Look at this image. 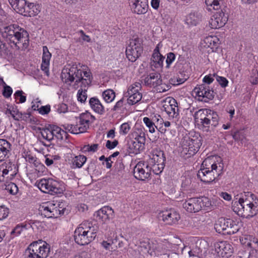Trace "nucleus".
Masks as SVG:
<instances>
[{
  "mask_svg": "<svg viewBox=\"0 0 258 258\" xmlns=\"http://www.w3.org/2000/svg\"><path fill=\"white\" fill-rule=\"evenodd\" d=\"M227 10V8L224 7L220 12H216L212 16L210 21L212 28L218 29L225 25L228 19Z\"/></svg>",
  "mask_w": 258,
  "mask_h": 258,
  "instance_id": "2eb2a0df",
  "label": "nucleus"
},
{
  "mask_svg": "<svg viewBox=\"0 0 258 258\" xmlns=\"http://www.w3.org/2000/svg\"><path fill=\"white\" fill-rule=\"evenodd\" d=\"M187 58V54L185 52H183L182 54H179V57L178 58L177 62L179 63V64H183L184 63H186L185 60L186 58Z\"/></svg>",
  "mask_w": 258,
  "mask_h": 258,
  "instance_id": "774afa93",
  "label": "nucleus"
},
{
  "mask_svg": "<svg viewBox=\"0 0 258 258\" xmlns=\"http://www.w3.org/2000/svg\"><path fill=\"white\" fill-rule=\"evenodd\" d=\"M127 97L128 98L127 99L128 104L130 105H134L139 102L141 100L142 95L140 92H135L134 94H132Z\"/></svg>",
  "mask_w": 258,
  "mask_h": 258,
  "instance_id": "ea45409f",
  "label": "nucleus"
},
{
  "mask_svg": "<svg viewBox=\"0 0 258 258\" xmlns=\"http://www.w3.org/2000/svg\"><path fill=\"white\" fill-rule=\"evenodd\" d=\"M81 82V87L82 86H83V89H87V90L88 86L91 83V80L90 78H89V79L85 78V79H84L83 78V77H82V78H80V80H77L76 81V82Z\"/></svg>",
  "mask_w": 258,
  "mask_h": 258,
  "instance_id": "4d7b16f0",
  "label": "nucleus"
},
{
  "mask_svg": "<svg viewBox=\"0 0 258 258\" xmlns=\"http://www.w3.org/2000/svg\"><path fill=\"white\" fill-rule=\"evenodd\" d=\"M63 127L66 131H68L73 134H78L79 131L78 130L77 125L72 124H65L63 125Z\"/></svg>",
  "mask_w": 258,
  "mask_h": 258,
  "instance_id": "09e8293b",
  "label": "nucleus"
},
{
  "mask_svg": "<svg viewBox=\"0 0 258 258\" xmlns=\"http://www.w3.org/2000/svg\"><path fill=\"white\" fill-rule=\"evenodd\" d=\"M91 108L96 113L102 115L105 113V109L100 100L96 97H92L89 100Z\"/></svg>",
  "mask_w": 258,
  "mask_h": 258,
  "instance_id": "bb28decb",
  "label": "nucleus"
},
{
  "mask_svg": "<svg viewBox=\"0 0 258 258\" xmlns=\"http://www.w3.org/2000/svg\"><path fill=\"white\" fill-rule=\"evenodd\" d=\"M97 231V226L90 222L84 221L76 229L74 240L80 245H87L95 239Z\"/></svg>",
  "mask_w": 258,
  "mask_h": 258,
  "instance_id": "7ed1b4c3",
  "label": "nucleus"
},
{
  "mask_svg": "<svg viewBox=\"0 0 258 258\" xmlns=\"http://www.w3.org/2000/svg\"><path fill=\"white\" fill-rule=\"evenodd\" d=\"M131 130V126L127 122L122 123L119 128L120 134L125 135Z\"/></svg>",
  "mask_w": 258,
  "mask_h": 258,
  "instance_id": "864d4df0",
  "label": "nucleus"
},
{
  "mask_svg": "<svg viewBox=\"0 0 258 258\" xmlns=\"http://www.w3.org/2000/svg\"><path fill=\"white\" fill-rule=\"evenodd\" d=\"M77 71V66H72L69 69H64L62 70V73H67L68 75V79L71 82H74L75 80V74L76 71Z\"/></svg>",
  "mask_w": 258,
  "mask_h": 258,
  "instance_id": "58836bf2",
  "label": "nucleus"
},
{
  "mask_svg": "<svg viewBox=\"0 0 258 258\" xmlns=\"http://www.w3.org/2000/svg\"><path fill=\"white\" fill-rule=\"evenodd\" d=\"M9 213V210L4 205L0 206V220L7 218Z\"/></svg>",
  "mask_w": 258,
  "mask_h": 258,
  "instance_id": "603ef678",
  "label": "nucleus"
},
{
  "mask_svg": "<svg viewBox=\"0 0 258 258\" xmlns=\"http://www.w3.org/2000/svg\"><path fill=\"white\" fill-rule=\"evenodd\" d=\"M13 93V90L12 88L5 84V85L4 87V89L3 91V95L7 98H8L10 97H11L12 94Z\"/></svg>",
  "mask_w": 258,
  "mask_h": 258,
  "instance_id": "13d9d810",
  "label": "nucleus"
},
{
  "mask_svg": "<svg viewBox=\"0 0 258 258\" xmlns=\"http://www.w3.org/2000/svg\"><path fill=\"white\" fill-rule=\"evenodd\" d=\"M49 252V245L42 240H39L28 246L25 251V258H47Z\"/></svg>",
  "mask_w": 258,
  "mask_h": 258,
  "instance_id": "0eeeda50",
  "label": "nucleus"
},
{
  "mask_svg": "<svg viewBox=\"0 0 258 258\" xmlns=\"http://www.w3.org/2000/svg\"><path fill=\"white\" fill-rule=\"evenodd\" d=\"M202 243V241H198L195 245H192L191 249L188 251L189 256L200 257L203 251L201 247Z\"/></svg>",
  "mask_w": 258,
  "mask_h": 258,
  "instance_id": "72a5a7b5",
  "label": "nucleus"
},
{
  "mask_svg": "<svg viewBox=\"0 0 258 258\" xmlns=\"http://www.w3.org/2000/svg\"><path fill=\"white\" fill-rule=\"evenodd\" d=\"M102 96L106 102L110 103L115 97V92L112 90L107 89L103 92Z\"/></svg>",
  "mask_w": 258,
  "mask_h": 258,
  "instance_id": "4c0bfd02",
  "label": "nucleus"
},
{
  "mask_svg": "<svg viewBox=\"0 0 258 258\" xmlns=\"http://www.w3.org/2000/svg\"><path fill=\"white\" fill-rule=\"evenodd\" d=\"M221 0H205L207 10L209 11H211L212 9L218 10L221 8L219 2Z\"/></svg>",
  "mask_w": 258,
  "mask_h": 258,
  "instance_id": "e433bc0d",
  "label": "nucleus"
},
{
  "mask_svg": "<svg viewBox=\"0 0 258 258\" xmlns=\"http://www.w3.org/2000/svg\"><path fill=\"white\" fill-rule=\"evenodd\" d=\"M77 98L79 101L84 103L87 98V89H83V87L82 86L78 91Z\"/></svg>",
  "mask_w": 258,
  "mask_h": 258,
  "instance_id": "a18cd8bd",
  "label": "nucleus"
},
{
  "mask_svg": "<svg viewBox=\"0 0 258 258\" xmlns=\"http://www.w3.org/2000/svg\"><path fill=\"white\" fill-rule=\"evenodd\" d=\"M42 63L41 64H49V60L51 54L49 52L47 46L43 47Z\"/></svg>",
  "mask_w": 258,
  "mask_h": 258,
  "instance_id": "79ce46f5",
  "label": "nucleus"
},
{
  "mask_svg": "<svg viewBox=\"0 0 258 258\" xmlns=\"http://www.w3.org/2000/svg\"><path fill=\"white\" fill-rule=\"evenodd\" d=\"M3 36L18 48L22 44L24 48H26L29 45L28 33L17 24L6 27Z\"/></svg>",
  "mask_w": 258,
  "mask_h": 258,
  "instance_id": "f03ea898",
  "label": "nucleus"
},
{
  "mask_svg": "<svg viewBox=\"0 0 258 258\" xmlns=\"http://www.w3.org/2000/svg\"><path fill=\"white\" fill-rule=\"evenodd\" d=\"M236 203H240L242 205H248L251 206H256L258 205V203L256 202L253 203V199H239L238 202H236Z\"/></svg>",
  "mask_w": 258,
  "mask_h": 258,
  "instance_id": "6e6d98bb",
  "label": "nucleus"
},
{
  "mask_svg": "<svg viewBox=\"0 0 258 258\" xmlns=\"http://www.w3.org/2000/svg\"><path fill=\"white\" fill-rule=\"evenodd\" d=\"M214 228L219 233L223 235H231L238 231V225L231 219L221 217L215 224Z\"/></svg>",
  "mask_w": 258,
  "mask_h": 258,
  "instance_id": "9d476101",
  "label": "nucleus"
},
{
  "mask_svg": "<svg viewBox=\"0 0 258 258\" xmlns=\"http://www.w3.org/2000/svg\"><path fill=\"white\" fill-rule=\"evenodd\" d=\"M165 111L172 117H176L178 115V107L176 100L172 98L169 100L168 104L163 106Z\"/></svg>",
  "mask_w": 258,
  "mask_h": 258,
  "instance_id": "b1692460",
  "label": "nucleus"
},
{
  "mask_svg": "<svg viewBox=\"0 0 258 258\" xmlns=\"http://www.w3.org/2000/svg\"><path fill=\"white\" fill-rule=\"evenodd\" d=\"M183 78H181L179 75L176 77L171 78L169 80L170 83L174 86L178 85L184 83L187 79V76L184 75Z\"/></svg>",
  "mask_w": 258,
  "mask_h": 258,
  "instance_id": "c03bdc74",
  "label": "nucleus"
},
{
  "mask_svg": "<svg viewBox=\"0 0 258 258\" xmlns=\"http://www.w3.org/2000/svg\"><path fill=\"white\" fill-rule=\"evenodd\" d=\"M202 138L199 136L184 137L181 141L180 147V155L185 158L194 156L202 145Z\"/></svg>",
  "mask_w": 258,
  "mask_h": 258,
  "instance_id": "39448f33",
  "label": "nucleus"
},
{
  "mask_svg": "<svg viewBox=\"0 0 258 258\" xmlns=\"http://www.w3.org/2000/svg\"><path fill=\"white\" fill-rule=\"evenodd\" d=\"M23 93L24 92L22 90H18L14 94L16 98L19 97V103H23L26 101V97L23 95Z\"/></svg>",
  "mask_w": 258,
  "mask_h": 258,
  "instance_id": "bf43d9fd",
  "label": "nucleus"
},
{
  "mask_svg": "<svg viewBox=\"0 0 258 258\" xmlns=\"http://www.w3.org/2000/svg\"><path fill=\"white\" fill-rule=\"evenodd\" d=\"M56 109L60 113H66L68 111V107L66 104L62 103L57 105Z\"/></svg>",
  "mask_w": 258,
  "mask_h": 258,
  "instance_id": "e2e57ef3",
  "label": "nucleus"
},
{
  "mask_svg": "<svg viewBox=\"0 0 258 258\" xmlns=\"http://www.w3.org/2000/svg\"><path fill=\"white\" fill-rule=\"evenodd\" d=\"M213 76V74H209L205 76L203 79L205 84L199 85L194 89L196 95L199 97H202V99H199L202 101L208 102L213 100L215 96L219 100H221L223 98L224 90L220 88H218L214 91L212 89H210L207 85L212 83L214 80Z\"/></svg>",
  "mask_w": 258,
  "mask_h": 258,
  "instance_id": "f257e3e1",
  "label": "nucleus"
},
{
  "mask_svg": "<svg viewBox=\"0 0 258 258\" xmlns=\"http://www.w3.org/2000/svg\"><path fill=\"white\" fill-rule=\"evenodd\" d=\"M76 119V125H77L79 133L80 134L87 132L89 128L90 124L95 119V117L90 112L86 111L80 114Z\"/></svg>",
  "mask_w": 258,
  "mask_h": 258,
  "instance_id": "a211bd4d",
  "label": "nucleus"
},
{
  "mask_svg": "<svg viewBox=\"0 0 258 258\" xmlns=\"http://www.w3.org/2000/svg\"><path fill=\"white\" fill-rule=\"evenodd\" d=\"M41 11V7L38 4L33 3H29L27 5L26 14L29 17L38 15Z\"/></svg>",
  "mask_w": 258,
  "mask_h": 258,
  "instance_id": "2f4dec72",
  "label": "nucleus"
},
{
  "mask_svg": "<svg viewBox=\"0 0 258 258\" xmlns=\"http://www.w3.org/2000/svg\"><path fill=\"white\" fill-rule=\"evenodd\" d=\"M12 150V145L5 139H0V162L9 157Z\"/></svg>",
  "mask_w": 258,
  "mask_h": 258,
  "instance_id": "5701e85b",
  "label": "nucleus"
},
{
  "mask_svg": "<svg viewBox=\"0 0 258 258\" xmlns=\"http://www.w3.org/2000/svg\"><path fill=\"white\" fill-rule=\"evenodd\" d=\"M146 138L144 133H140L134 140L128 141L127 151L129 154H138L145 148Z\"/></svg>",
  "mask_w": 258,
  "mask_h": 258,
  "instance_id": "f8f14e48",
  "label": "nucleus"
},
{
  "mask_svg": "<svg viewBox=\"0 0 258 258\" xmlns=\"http://www.w3.org/2000/svg\"><path fill=\"white\" fill-rule=\"evenodd\" d=\"M37 186L42 191L52 195L61 194L64 191L61 183L52 178L41 179Z\"/></svg>",
  "mask_w": 258,
  "mask_h": 258,
  "instance_id": "1a4fd4ad",
  "label": "nucleus"
},
{
  "mask_svg": "<svg viewBox=\"0 0 258 258\" xmlns=\"http://www.w3.org/2000/svg\"><path fill=\"white\" fill-rule=\"evenodd\" d=\"M215 246L217 253L222 257H228L233 251L232 245L228 242L225 241L217 242Z\"/></svg>",
  "mask_w": 258,
  "mask_h": 258,
  "instance_id": "412c9836",
  "label": "nucleus"
},
{
  "mask_svg": "<svg viewBox=\"0 0 258 258\" xmlns=\"http://www.w3.org/2000/svg\"><path fill=\"white\" fill-rule=\"evenodd\" d=\"M233 210L238 215L248 218L255 215L258 213V205L251 206L236 203L235 202L233 206Z\"/></svg>",
  "mask_w": 258,
  "mask_h": 258,
  "instance_id": "4468645a",
  "label": "nucleus"
},
{
  "mask_svg": "<svg viewBox=\"0 0 258 258\" xmlns=\"http://www.w3.org/2000/svg\"><path fill=\"white\" fill-rule=\"evenodd\" d=\"M54 204L51 203H45L41 206L39 209V213L41 215H44V217L50 218L52 216L51 214L52 210H53Z\"/></svg>",
  "mask_w": 258,
  "mask_h": 258,
  "instance_id": "473e14b6",
  "label": "nucleus"
},
{
  "mask_svg": "<svg viewBox=\"0 0 258 258\" xmlns=\"http://www.w3.org/2000/svg\"><path fill=\"white\" fill-rule=\"evenodd\" d=\"M142 40L137 37L130 40L126 48V55L131 62H135L143 52Z\"/></svg>",
  "mask_w": 258,
  "mask_h": 258,
  "instance_id": "9b49d317",
  "label": "nucleus"
},
{
  "mask_svg": "<svg viewBox=\"0 0 258 258\" xmlns=\"http://www.w3.org/2000/svg\"><path fill=\"white\" fill-rule=\"evenodd\" d=\"M133 173L137 179L143 181L150 177L151 168L148 163L140 161L135 166Z\"/></svg>",
  "mask_w": 258,
  "mask_h": 258,
  "instance_id": "f3484780",
  "label": "nucleus"
},
{
  "mask_svg": "<svg viewBox=\"0 0 258 258\" xmlns=\"http://www.w3.org/2000/svg\"><path fill=\"white\" fill-rule=\"evenodd\" d=\"M233 139L236 141H242L244 139L243 132L240 131H236L231 133Z\"/></svg>",
  "mask_w": 258,
  "mask_h": 258,
  "instance_id": "5fc2aeb1",
  "label": "nucleus"
},
{
  "mask_svg": "<svg viewBox=\"0 0 258 258\" xmlns=\"http://www.w3.org/2000/svg\"><path fill=\"white\" fill-rule=\"evenodd\" d=\"M217 164L213 163L210 168H201L197 173V176L201 181L205 183H210L214 181L216 176H218L220 174V173L217 172Z\"/></svg>",
  "mask_w": 258,
  "mask_h": 258,
  "instance_id": "ddd939ff",
  "label": "nucleus"
},
{
  "mask_svg": "<svg viewBox=\"0 0 258 258\" xmlns=\"http://www.w3.org/2000/svg\"><path fill=\"white\" fill-rule=\"evenodd\" d=\"M143 121L149 128V131L150 133H154L155 131V128L156 127L157 128V125L155 124V122L152 120V119L147 117H145L143 118Z\"/></svg>",
  "mask_w": 258,
  "mask_h": 258,
  "instance_id": "a19ab883",
  "label": "nucleus"
},
{
  "mask_svg": "<svg viewBox=\"0 0 258 258\" xmlns=\"http://www.w3.org/2000/svg\"><path fill=\"white\" fill-rule=\"evenodd\" d=\"M158 218L165 224L172 225L178 223L180 216L176 210L170 209L160 212L158 214Z\"/></svg>",
  "mask_w": 258,
  "mask_h": 258,
  "instance_id": "dca6fc26",
  "label": "nucleus"
},
{
  "mask_svg": "<svg viewBox=\"0 0 258 258\" xmlns=\"http://www.w3.org/2000/svg\"><path fill=\"white\" fill-rule=\"evenodd\" d=\"M194 117L204 132L210 131V127L214 128L219 123V117L217 113L212 110L200 109L195 112Z\"/></svg>",
  "mask_w": 258,
  "mask_h": 258,
  "instance_id": "20e7f679",
  "label": "nucleus"
},
{
  "mask_svg": "<svg viewBox=\"0 0 258 258\" xmlns=\"http://www.w3.org/2000/svg\"><path fill=\"white\" fill-rule=\"evenodd\" d=\"M68 213V210L65 208H61V207H60V205H59L58 207H55V205H54L53 210H52L51 213L52 216L50 218H57L59 216L67 214Z\"/></svg>",
  "mask_w": 258,
  "mask_h": 258,
  "instance_id": "c9c22d12",
  "label": "nucleus"
},
{
  "mask_svg": "<svg viewBox=\"0 0 258 258\" xmlns=\"http://www.w3.org/2000/svg\"><path fill=\"white\" fill-rule=\"evenodd\" d=\"M118 144V142L116 140H114L113 142L108 140L106 143V147L107 149L111 150L114 149Z\"/></svg>",
  "mask_w": 258,
  "mask_h": 258,
  "instance_id": "0e129e2a",
  "label": "nucleus"
},
{
  "mask_svg": "<svg viewBox=\"0 0 258 258\" xmlns=\"http://www.w3.org/2000/svg\"><path fill=\"white\" fill-rule=\"evenodd\" d=\"M202 16L198 12L190 13L186 17V23L190 26H196L202 21Z\"/></svg>",
  "mask_w": 258,
  "mask_h": 258,
  "instance_id": "c756f323",
  "label": "nucleus"
},
{
  "mask_svg": "<svg viewBox=\"0 0 258 258\" xmlns=\"http://www.w3.org/2000/svg\"><path fill=\"white\" fill-rule=\"evenodd\" d=\"M213 77H216L217 81L219 83V84L221 85L222 87L225 88L228 85V81L227 80L226 78L218 76L216 75L215 74H213Z\"/></svg>",
  "mask_w": 258,
  "mask_h": 258,
  "instance_id": "3c124183",
  "label": "nucleus"
},
{
  "mask_svg": "<svg viewBox=\"0 0 258 258\" xmlns=\"http://www.w3.org/2000/svg\"><path fill=\"white\" fill-rule=\"evenodd\" d=\"M156 69H158L156 72H153L147 75L143 80L142 84L150 88H155L158 92H164L171 88L170 85H168L162 82L161 75L159 71L163 68V66H154Z\"/></svg>",
  "mask_w": 258,
  "mask_h": 258,
  "instance_id": "423d86ee",
  "label": "nucleus"
},
{
  "mask_svg": "<svg viewBox=\"0 0 258 258\" xmlns=\"http://www.w3.org/2000/svg\"><path fill=\"white\" fill-rule=\"evenodd\" d=\"M123 105V98L121 99L119 101H118L115 105L112 108V110L113 111H118L121 109V107Z\"/></svg>",
  "mask_w": 258,
  "mask_h": 258,
  "instance_id": "69168bd1",
  "label": "nucleus"
},
{
  "mask_svg": "<svg viewBox=\"0 0 258 258\" xmlns=\"http://www.w3.org/2000/svg\"><path fill=\"white\" fill-rule=\"evenodd\" d=\"M175 58V55L173 52H169L167 54L166 62L167 64H170L173 62Z\"/></svg>",
  "mask_w": 258,
  "mask_h": 258,
  "instance_id": "338daca9",
  "label": "nucleus"
},
{
  "mask_svg": "<svg viewBox=\"0 0 258 258\" xmlns=\"http://www.w3.org/2000/svg\"><path fill=\"white\" fill-rule=\"evenodd\" d=\"M37 110L41 114H47L50 111V105L41 106L39 108L37 109Z\"/></svg>",
  "mask_w": 258,
  "mask_h": 258,
  "instance_id": "052dcab7",
  "label": "nucleus"
},
{
  "mask_svg": "<svg viewBox=\"0 0 258 258\" xmlns=\"http://www.w3.org/2000/svg\"><path fill=\"white\" fill-rule=\"evenodd\" d=\"M2 170L3 176L10 174V179L14 178L18 172L17 165L11 161L5 162L0 166V171Z\"/></svg>",
  "mask_w": 258,
  "mask_h": 258,
  "instance_id": "4be33fe9",
  "label": "nucleus"
},
{
  "mask_svg": "<svg viewBox=\"0 0 258 258\" xmlns=\"http://www.w3.org/2000/svg\"><path fill=\"white\" fill-rule=\"evenodd\" d=\"M52 127L54 137H55L56 139L59 141L66 140L68 139L69 135L66 131L54 125H52Z\"/></svg>",
  "mask_w": 258,
  "mask_h": 258,
  "instance_id": "7c9ffc66",
  "label": "nucleus"
},
{
  "mask_svg": "<svg viewBox=\"0 0 258 258\" xmlns=\"http://www.w3.org/2000/svg\"><path fill=\"white\" fill-rule=\"evenodd\" d=\"M166 158L163 151L154 150L152 152V157L148 162L149 164H156L158 163L165 164Z\"/></svg>",
  "mask_w": 258,
  "mask_h": 258,
  "instance_id": "a878e982",
  "label": "nucleus"
},
{
  "mask_svg": "<svg viewBox=\"0 0 258 258\" xmlns=\"http://www.w3.org/2000/svg\"><path fill=\"white\" fill-rule=\"evenodd\" d=\"M6 189L13 195H16L18 191V186L13 182H10L6 185Z\"/></svg>",
  "mask_w": 258,
  "mask_h": 258,
  "instance_id": "8fccbe9b",
  "label": "nucleus"
},
{
  "mask_svg": "<svg viewBox=\"0 0 258 258\" xmlns=\"http://www.w3.org/2000/svg\"><path fill=\"white\" fill-rule=\"evenodd\" d=\"M151 171L152 170L154 174H159L163 170L164 168L165 164H149Z\"/></svg>",
  "mask_w": 258,
  "mask_h": 258,
  "instance_id": "49530a36",
  "label": "nucleus"
},
{
  "mask_svg": "<svg viewBox=\"0 0 258 258\" xmlns=\"http://www.w3.org/2000/svg\"><path fill=\"white\" fill-rule=\"evenodd\" d=\"M251 249L248 252L247 257L245 258H258V247H250Z\"/></svg>",
  "mask_w": 258,
  "mask_h": 258,
  "instance_id": "680f3d73",
  "label": "nucleus"
},
{
  "mask_svg": "<svg viewBox=\"0 0 258 258\" xmlns=\"http://www.w3.org/2000/svg\"><path fill=\"white\" fill-rule=\"evenodd\" d=\"M113 213L114 211L111 207L105 206L96 211L94 214V216L98 220H100L104 222L103 227L104 228L105 230H107L105 223L112 218Z\"/></svg>",
  "mask_w": 258,
  "mask_h": 258,
  "instance_id": "6ab92c4d",
  "label": "nucleus"
},
{
  "mask_svg": "<svg viewBox=\"0 0 258 258\" xmlns=\"http://www.w3.org/2000/svg\"><path fill=\"white\" fill-rule=\"evenodd\" d=\"M219 39L215 36H209L204 38L203 40L204 46L210 48L214 51L218 47Z\"/></svg>",
  "mask_w": 258,
  "mask_h": 258,
  "instance_id": "c85d7f7f",
  "label": "nucleus"
},
{
  "mask_svg": "<svg viewBox=\"0 0 258 258\" xmlns=\"http://www.w3.org/2000/svg\"><path fill=\"white\" fill-rule=\"evenodd\" d=\"M132 12L138 15L145 14L148 9L147 0H130Z\"/></svg>",
  "mask_w": 258,
  "mask_h": 258,
  "instance_id": "aec40b11",
  "label": "nucleus"
},
{
  "mask_svg": "<svg viewBox=\"0 0 258 258\" xmlns=\"http://www.w3.org/2000/svg\"><path fill=\"white\" fill-rule=\"evenodd\" d=\"M13 9L18 13L27 16L26 14L27 4L25 0H9Z\"/></svg>",
  "mask_w": 258,
  "mask_h": 258,
  "instance_id": "393cba45",
  "label": "nucleus"
},
{
  "mask_svg": "<svg viewBox=\"0 0 258 258\" xmlns=\"http://www.w3.org/2000/svg\"><path fill=\"white\" fill-rule=\"evenodd\" d=\"M87 161V157L84 155H80L75 156L72 160L73 168H81Z\"/></svg>",
  "mask_w": 258,
  "mask_h": 258,
  "instance_id": "f704fd0d",
  "label": "nucleus"
},
{
  "mask_svg": "<svg viewBox=\"0 0 258 258\" xmlns=\"http://www.w3.org/2000/svg\"><path fill=\"white\" fill-rule=\"evenodd\" d=\"M242 245L249 247H258V240L250 235H244L240 239Z\"/></svg>",
  "mask_w": 258,
  "mask_h": 258,
  "instance_id": "cd10ccee",
  "label": "nucleus"
},
{
  "mask_svg": "<svg viewBox=\"0 0 258 258\" xmlns=\"http://www.w3.org/2000/svg\"><path fill=\"white\" fill-rule=\"evenodd\" d=\"M211 206L210 200L206 197L189 198L183 204V207L189 213H196L203 208H208Z\"/></svg>",
  "mask_w": 258,
  "mask_h": 258,
  "instance_id": "6e6552de",
  "label": "nucleus"
},
{
  "mask_svg": "<svg viewBox=\"0 0 258 258\" xmlns=\"http://www.w3.org/2000/svg\"><path fill=\"white\" fill-rule=\"evenodd\" d=\"M165 58V57L161 54H157L155 53L152 54L151 60L156 63V64H163Z\"/></svg>",
  "mask_w": 258,
  "mask_h": 258,
  "instance_id": "de8ad7c7",
  "label": "nucleus"
},
{
  "mask_svg": "<svg viewBox=\"0 0 258 258\" xmlns=\"http://www.w3.org/2000/svg\"><path fill=\"white\" fill-rule=\"evenodd\" d=\"M249 80L252 84H258V66H255L251 70Z\"/></svg>",
  "mask_w": 258,
  "mask_h": 258,
  "instance_id": "37998d69",
  "label": "nucleus"
}]
</instances>
